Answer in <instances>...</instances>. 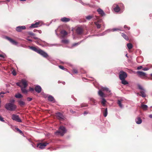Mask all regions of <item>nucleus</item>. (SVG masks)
<instances>
[{"label": "nucleus", "mask_w": 152, "mask_h": 152, "mask_svg": "<svg viewBox=\"0 0 152 152\" xmlns=\"http://www.w3.org/2000/svg\"><path fill=\"white\" fill-rule=\"evenodd\" d=\"M30 48L32 50L41 55L45 58H47L48 56V55L47 53L38 48H37L35 47L31 46Z\"/></svg>", "instance_id": "nucleus-1"}, {"label": "nucleus", "mask_w": 152, "mask_h": 152, "mask_svg": "<svg viewBox=\"0 0 152 152\" xmlns=\"http://www.w3.org/2000/svg\"><path fill=\"white\" fill-rule=\"evenodd\" d=\"M30 48L32 50L41 55L45 58H47L48 56V55L47 53L38 48H37L35 47L31 46Z\"/></svg>", "instance_id": "nucleus-2"}, {"label": "nucleus", "mask_w": 152, "mask_h": 152, "mask_svg": "<svg viewBox=\"0 0 152 152\" xmlns=\"http://www.w3.org/2000/svg\"><path fill=\"white\" fill-rule=\"evenodd\" d=\"M127 74L126 72L122 70L119 73V78L120 79L121 81V83L124 85H126L128 84V82L125 80V79L127 77Z\"/></svg>", "instance_id": "nucleus-3"}, {"label": "nucleus", "mask_w": 152, "mask_h": 152, "mask_svg": "<svg viewBox=\"0 0 152 152\" xmlns=\"http://www.w3.org/2000/svg\"><path fill=\"white\" fill-rule=\"evenodd\" d=\"M4 107L7 110L12 111L15 110L17 106L12 103H7L5 105Z\"/></svg>", "instance_id": "nucleus-4"}, {"label": "nucleus", "mask_w": 152, "mask_h": 152, "mask_svg": "<svg viewBox=\"0 0 152 152\" xmlns=\"http://www.w3.org/2000/svg\"><path fill=\"white\" fill-rule=\"evenodd\" d=\"M138 88L141 90L140 91V94H139V93H136L137 95L142 96V97H146V94H145L146 91L143 87L139 84H137Z\"/></svg>", "instance_id": "nucleus-5"}, {"label": "nucleus", "mask_w": 152, "mask_h": 152, "mask_svg": "<svg viewBox=\"0 0 152 152\" xmlns=\"http://www.w3.org/2000/svg\"><path fill=\"white\" fill-rule=\"evenodd\" d=\"M66 132L65 128L63 126H60L58 130L55 132L56 135H60L62 136Z\"/></svg>", "instance_id": "nucleus-6"}, {"label": "nucleus", "mask_w": 152, "mask_h": 152, "mask_svg": "<svg viewBox=\"0 0 152 152\" xmlns=\"http://www.w3.org/2000/svg\"><path fill=\"white\" fill-rule=\"evenodd\" d=\"M17 86L20 87H26L28 85L27 81L25 80H22L20 82L16 83Z\"/></svg>", "instance_id": "nucleus-7"}, {"label": "nucleus", "mask_w": 152, "mask_h": 152, "mask_svg": "<svg viewBox=\"0 0 152 152\" xmlns=\"http://www.w3.org/2000/svg\"><path fill=\"white\" fill-rule=\"evenodd\" d=\"M137 76L142 79H145L147 77V74L141 71H137L136 72Z\"/></svg>", "instance_id": "nucleus-8"}, {"label": "nucleus", "mask_w": 152, "mask_h": 152, "mask_svg": "<svg viewBox=\"0 0 152 152\" xmlns=\"http://www.w3.org/2000/svg\"><path fill=\"white\" fill-rule=\"evenodd\" d=\"M56 116L57 118L60 121H63L64 118V117L63 115L61 113L59 112L56 113Z\"/></svg>", "instance_id": "nucleus-9"}, {"label": "nucleus", "mask_w": 152, "mask_h": 152, "mask_svg": "<svg viewBox=\"0 0 152 152\" xmlns=\"http://www.w3.org/2000/svg\"><path fill=\"white\" fill-rule=\"evenodd\" d=\"M12 118L13 120H15L18 122H21L22 121L18 115H16L14 114L12 115Z\"/></svg>", "instance_id": "nucleus-10"}, {"label": "nucleus", "mask_w": 152, "mask_h": 152, "mask_svg": "<svg viewBox=\"0 0 152 152\" xmlns=\"http://www.w3.org/2000/svg\"><path fill=\"white\" fill-rule=\"evenodd\" d=\"M48 144V143L46 142L40 143L37 144V146L41 149L44 148Z\"/></svg>", "instance_id": "nucleus-11"}, {"label": "nucleus", "mask_w": 152, "mask_h": 152, "mask_svg": "<svg viewBox=\"0 0 152 152\" xmlns=\"http://www.w3.org/2000/svg\"><path fill=\"white\" fill-rule=\"evenodd\" d=\"M83 29L82 27H78L76 30V33L79 35H81L83 33Z\"/></svg>", "instance_id": "nucleus-12"}, {"label": "nucleus", "mask_w": 152, "mask_h": 152, "mask_svg": "<svg viewBox=\"0 0 152 152\" xmlns=\"http://www.w3.org/2000/svg\"><path fill=\"white\" fill-rule=\"evenodd\" d=\"M6 38L13 45H16L18 44V42L8 37H6Z\"/></svg>", "instance_id": "nucleus-13"}, {"label": "nucleus", "mask_w": 152, "mask_h": 152, "mask_svg": "<svg viewBox=\"0 0 152 152\" xmlns=\"http://www.w3.org/2000/svg\"><path fill=\"white\" fill-rule=\"evenodd\" d=\"M26 28L24 26H19L16 28V30L18 32H20Z\"/></svg>", "instance_id": "nucleus-14"}, {"label": "nucleus", "mask_w": 152, "mask_h": 152, "mask_svg": "<svg viewBox=\"0 0 152 152\" xmlns=\"http://www.w3.org/2000/svg\"><path fill=\"white\" fill-rule=\"evenodd\" d=\"M40 22L39 21L35 23L32 24L30 27L34 28L40 26Z\"/></svg>", "instance_id": "nucleus-15"}, {"label": "nucleus", "mask_w": 152, "mask_h": 152, "mask_svg": "<svg viewBox=\"0 0 152 152\" xmlns=\"http://www.w3.org/2000/svg\"><path fill=\"white\" fill-rule=\"evenodd\" d=\"M98 94L99 95L102 97V98H104L106 96V95L102 91L99 90L98 92Z\"/></svg>", "instance_id": "nucleus-16"}, {"label": "nucleus", "mask_w": 152, "mask_h": 152, "mask_svg": "<svg viewBox=\"0 0 152 152\" xmlns=\"http://www.w3.org/2000/svg\"><path fill=\"white\" fill-rule=\"evenodd\" d=\"M34 89L38 93H40L41 92L42 90L41 87L38 85L36 86Z\"/></svg>", "instance_id": "nucleus-17"}, {"label": "nucleus", "mask_w": 152, "mask_h": 152, "mask_svg": "<svg viewBox=\"0 0 152 152\" xmlns=\"http://www.w3.org/2000/svg\"><path fill=\"white\" fill-rule=\"evenodd\" d=\"M100 90L102 91L103 92V91H106L107 93H110L111 91L109 90V89L106 87H101V89Z\"/></svg>", "instance_id": "nucleus-18"}, {"label": "nucleus", "mask_w": 152, "mask_h": 152, "mask_svg": "<svg viewBox=\"0 0 152 152\" xmlns=\"http://www.w3.org/2000/svg\"><path fill=\"white\" fill-rule=\"evenodd\" d=\"M97 11L101 16H103L105 15L103 10L100 8L98 9Z\"/></svg>", "instance_id": "nucleus-19"}, {"label": "nucleus", "mask_w": 152, "mask_h": 152, "mask_svg": "<svg viewBox=\"0 0 152 152\" xmlns=\"http://www.w3.org/2000/svg\"><path fill=\"white\" fill-rule=\"evenodd\" d=\"M136 124H141L142 122V120L140 117H138L135 119Z\"/></svg>", "instance_id": "nucleus-20"}, {"label": "nucleus", "mask_w": 152, "mask_h": 152, "mask_svg": "<svg viewBox=\"0 0 152 152\" xmlns=\"http://www.w3.org/2000/svg\"><path fill=\"white\" fill-rule=\"evenodd\" d=\"M70 19L69 18H66L64 17L61 19V20L63 22H69L70 21Z\"/></svg>", "instance_id": "nucleus-21"}, {"label": "nucleus", "mask_w": 152, "mask_h": 152, "mask_svg": "<svg viewBox=\"0 0 152 152\" xmlns=\"http://www.w3.org/2000/svg\"><path fill=\"white\" fill-rule=\"evenodd\" d=\"M141 108L144 110H147L148 106L147 105L142 104L141 105Z\"/></svg>", "instance_id": "nucleus-22"}, {"label": "nucleus", "mask_w": 152, "mask_h": 152, "mask_svg": "<svg viewBox=\"0 0 152 152\" xmlns=\"http://www.w3.org/2000/svg\"><path fill=\"white\" fill-rule=\"evenodd\" d=\"M20 88H21V90L23 93L25 94L28 93V91L26 89V87H22Z\"/></svg>", "instance_id": "nucleus-23"}, {"label": "nucleus", "mask_w": 152, "mask_h": 152, "mask_svg": "<svg viewBox=\"0 0 152 152\" xmlns=\"http://www.w3.org/2000/svg\"><path fill=\"white\" fill-rule=\"evenodd\" d=\"M102 101L101 102V104L104 107L106 106V103L107 101L104 98H101Z\"/></svg>", "instance_id": "nucleus-24"}, {"label": "nucleus", "mask_w": 152, "mask_h": 152, "mask_svg": "<svg viewBox=\"0 0 152 152\" xmlns=\"http://www.w3.org/2000/svg\"><path fill=\"white\" fill-rule=\"evenodd\" d=\"M61 34L62 37H64L67 34V33L66 31L65 30H63L61 31Z\"/></svg>", "instance_id": "nucleus-25"}, {"label": "nucleus", "mask_w": 152, "mask_h": 152, "mask_svg": "<svg viewBox=\"0 0 152 152\" xmlns=\"http://www.w3.org/2000/svg\"><path fill=\"white\" fill-rule=\"evenodd\" d=\"M18 104L21 107H23L25 104V102L23 101L20 100L18 101Z\"/></svg>", "instance_id": "nucleus-26"}, {"label": "nucleus", "mask_w": 152, "mask_h": 152, "mask_svg": "<svg viewBox=\"0 0 152 152\" xmlns=\"http://www.w3.org/2000/svg\"><path fill=\"white\" fill-rule=\"evenodd\" d=\"M114 11L116 12H119L120 10V8L118 5H117L116 7L114 9Z\"/></svg>", "instance_id": "nucleus-27"}, {"label": "nucleus", "mask_w": 152, "mask_h": 152, "mask_svg": "<svg viewBox=\"0 0 152 152\" xmlns=\"http://www.w3.org/2000/svg\"><path fill=\"white\" fill-rule=\"evenodd\" d=\"M137 62L139 63H140L142 62L143 61V60L142 58V57H137Z\"/></svg>", "instance_id": "nucleus-28"}, {"label": "nucleus", "mask_w": 152, "mask_h": 152, "mask_svg": "<svg viewBox=\"0 0 152 152\" xmlns=\"http://www.w3.org/2000/svg\"><path fill=\"white\" fill-rule=\"evenodd\" d=\"M121 36L126 40H129V38L124 33H121Z\"/></svg>", "instance_id": "nucleus-29"}, {"label": "nucleus", "mask_w": 152, "mask_h": 152, "mask_svg": "<svg viewBox=\"0 0 152 152\" xmlns=\"http://www.w3.org/2000/svg\"><path fill=\"white\" fill-rule=\"evenodd\" d=\"M95 24L97 28H100L101 27V24L99 23V21L95 22L94 23Z\"/></svg>", "instance_id": "nucleus-30"}, {"label": "nucleus", "mask_w": 152, "mask_h": 152, "mask_svg": "<svg viewBox=\"0 0 152 152\" xmlns=\"http://www.w3.org/2000/svg\"><path fill=\"white\" fill-rule=\"evenodd\" d=\"M127 46L129 50H130L132 49L133 47L132 45L130 43L127 44Z\"/></svg>", "instance_id": "nucleus-31"}, {"label": "nucleus", "mask_w": 152, "mask_h": 152, "mask_svg": "<svg viewBox=\"0 0 152 152\" xmlns=\"http://www.w3.org/2000/svg\"><path fill=\"white\" fill-rule=\"evenodd\" d=\"M54 99L53 97L51 96H49L48 97V100L50 101H53Z\"/></svg>", "instance_id": "nucleus-32"}, {"label": "nucleus", "mask_w": 152, "mask_h": 152, "mask_svg": "<svg viewBox=\"0 0 152 152\" xmlns=\"http://www.w3.org/2000/svg\"><path fill=\"white\" fill-rule=\"evenodd\" d=\"M107 108H106L105 109L104 111L103 112V115L104 117L107 116Z\"/></svg>", "instance_id": "nucleus-33"}, {"label": "nucleus", "mask_w": 152, "mask_h": 152, "mask_svg": "<svg viewBox=\"0 0 152 152\" xmlns=\"http://www.w3.org/2000/svg\"><path fill=\"white\" fill-rule=\"evenodd\" d=\"M122 101V100H118V104L119 106L121 107L122 108V105L121 104V101Z\"/></svg>", "instance_id": "nucleus-34"}, {"label": "nucleus", "mask_w": 152, "mask_h": 152, "mask_svg": "<svg viewBox=\"0 0 152 152\" xmlns=\"http://www.w3.org/2000/svg\"><path fill=\"white\" fill-rule=\"evenodd\" d=\"M15 97L16 98H20L23 97V96L21 94H18L15 95Z\"/></svg>", "instance_id": "nucleus-35"}, {"label": "nucleus", "mask_w": 152, "mask_h": 152, "mask_svg": "<svg viewBox=\"0 0 152 152\" xmlns=\"http://www.w3.org/2000/svg\"><path fill=\"white\" fill-rule=\"evenodd\" d=\"M80 42H78L77 43H75L73 44L72 46V48H73V47H74L75 46H77L79 45L80 44Z\"/></svg>", "instance_id": "nucleus-36"}, {"label": "nucleus", "mask_w": 152, "mask_h": 152, "mask_svg": "<svg viewBox=\"0 0 152 152\" xmlns=\"http://www.w3.org/2000/svg\"><path fill=\"white\" fill-rule=\"evenodd\" d=\"M93 16L91 15H88L86 17V18L88 20H90L93 18Z\"/></svg>", "instance_id": "nucleus-37"}, {"label": "nucleus", "mask_w": 152, "mask_h": 152, "mask_svg": "<svg viewBox=\"0 0 152 152\" xmlns=\"http://www.w3.org/2000/svg\"><path fill=\"white\" fill-rule=\"evenodd\" d=\"M28 34L30 36H34L35 35V34L33 33L32 32H28Z\"/></svg>", "instance_id": "nucleus-38"}, {"label": "nucleus", "mask_w": 152, "mask_h": 152, "mask_svg": "<svg viewBox=\"0 0 152 152\" xmlns=\"http://www.w3.org/2000/svg\"><path fill=\"white\" fill-rule=\"evenodd\" d=\"M15 129L20 134H23V132L22 131L20 130L18 128H15Z\"/></svg>", "instance_id": "nucleus-39"}, {"label": "nucleus", "mask_w": 152, "mask_h": 152, "mask_svg": "<svg viewBox=\"0 0 152 152\" xmlns=\"http://www.w3.org/2000/svg\"><path fill=\"white\" fill-rule=\"evenodd\" d=\"M72 71L75 74H77L78 72L77 70L75 69H73Z\"/></svg>", "instance_id": "nucleus-40"}, {"label": "nucleus", "mask_w": 152, "mask_h": 152, "mask_svg": "<svg viewBox=\"0 0 152 152\" xmlns=\"http://www.w3.org/2000/svg\"><path fill=\"white\" fill-rule=\"evenodd\" d=\"M34 90L35 89L34 88H31V87H30L29 88V91L32 92L34 91Z\"/></svg>", "instance_id": "nucleus-41"}, {"label": "nucleus", "mask_w": 152, "mask_h": 152, "mask_svg": "<svg viewBox=\"0 0 152 152\" xmlns=\"http://www.w3.org/2000/svg\"><path fill=\"white\" fill-rule=\"evenodd\" d=\"M62 42H64V43H66L68 42V40H67L66 39H64L62 40Z\"/></svg>", "instance_id": "nucleus-42"}, {"label": "nucleus", "mask_w": 152, "mask_h": 152, "mask_svg": "<svg viewBox=\"0 0 152 152\" xmlns=\"http://www.w3.org/2000/svg\"><path fill=\"white\" fill-rule=\"evenodd\" d=\"M58 67L60 69H62L64 70L65 69V68H64V67L61 65H59L58 66Z\"/></svg>", "instance_id": "nucleus-43"}, {"label": "nucleus", "mask_w": 152, "mask_h": 152, "mask_svg": "<svg viewBox=\"0 0 152 152\" xmlns=\"http://www.w3.org/2000/svg\"><path fill=\"white\" fill-rule=\"evenodd\" d=\"M149 69V68L148 67H145L142 68V69L144 71H147Z\"/></svg>", "instance_id": "nucleus-44"}, {"label": "nucleus", "mask_w": 152, "mask_h": 152, "mask_svg": "<svg viewBox=\"0 0 152 152\" xmlns=\"http://www.w3.org/2000/svg\"><path fill=\"white\" fill-rule=\"evenodd\" d=\"M0 121L4 122L5 121L4 120L3 118L0 115Z\"/></svg>", "instance_id": "nucleus-45"}, {"label": "nucleus", "mask_w": 152, "mask_h": 152, "mask_svg": "<svg viewBox=\"0 0 152 152\" xmlns=\"http://www.w3.org/2000/svg\"><path fill=\"white\" fill-rule=\"evenodd\" d=\"M119 30H120L118 28H113L112 29V31H113Z\"/></svg>", "instance_id": "nucleus-46"}, {"label": "nucleus", "mask_w": 152, "mask_h": 152, "mask_svg": "<svg viewBox=\"0 0 152 152\" xmlns=\"http://www.w3.org/2000/svg\"><path fill=\"white\" fill-rule=\"evenodd\" d=\"M142 68V66H140L138 67H137V69L138 70H139V69H141Z\"/></svg>", "instance_id": "nucleus-47"}, {"label": "nucleus", "mask_w": 152, "mask_h": 152, "mask_svg": "<svg viewBox=\"0 0 152 152\" xmlns=\"http://www.w3.org/2000/svg\"><path fill=\"white\" fill-rule=\"evenodd\" d=\"M27 100L28 101H30L32 100V99L31 98L28 97L27 98Z\"/></svg>", "instance_id": "nucleus-48"}, {"label": "nucleus", "mask_w": 152, "mask_h": 152, "mask_svg": "<svg viewBox=\"0 0 152 152\" xmlns=\"http://www.w3.org/2000/svg\"><path fill=\"white\" fill-rule=\"evenodd\" d=\"M12 73L14 76L16 75V72L15 71H12Z\"/></svg>", "instance_id": "nucleus-49"}, {"label": "nucleus", "mask_w": 152, "mask_h": 152, "mask_svg": "<svg viewBox=\"0 0 152 152\" xmlns=\"http://www.w3.org/2000/svg\"><path fill=\"white\" fill-rule=\"evenodd\" d=\"M91 101H92L94 103H95L96 102V101L95 99H91Z\"/></svg>", "instance_id": "nucleus-50"}, {"label": "nucleus", "mask_w": 152, "mask_h": 152, "mask_svg": "<svg viewBox=\"0 0 152 152\" xmlns=\"http://www.w3.org/2000/svg\"><path fill=\"white\" fill-rule=\"evenodd\" d=\"M87 106V104H82L81 105V107H86Z\"/></svg>", "instance_id": "nucleus-51"}, {"label": "nucleus", "mask_w": 152, "mask_h": 152, "mask_svg": "<svg viewBox=\"0 0 152 152\" xmlns=\"http://www.w3.org/2000/svg\"><path fill=\"white\" fill-rule=\"evenodd\" d=\"M120 7L122 8V9H124V6L123 4H121L120 5Z\"/></svg>", "instance_id": "nucleus-52"}, {"label": "nucleus", "mask_w": 152, "mask_h": 152, "mask_svg": "<svg viewBox=\"0 0 152 152\" xmlns=\"http://www.w3.org/2000/svg\"><path fill=\"white\" fill-rule=\"evenodd\" d=\"M27 40H28V41H29L32 42V40L31 39H29L28 38H27Z\"/></svg>", "instance_id": "nucleus-53"}, {"label": "nucleus", "mask_w": 152, "mask_h": 152, "mask_svg": "<svg viewBox=\"0 0 152 152\" xmlns=\"http://www.w3.org/2000/svg\"><path fill=\"white\" fill-rule=\"evenodd\" d=\"M149 117L151 118H152V114H150L149 115Z\"/></svg>", "instance_id": "nucleus-54"}, {"label": "nucleus", "mask_w": 152, "mask_h": 152, "mask_svg": "<svg viewBox=\"0 0 152 152\" xmlns=\"http://www.w3.org/2000/svg\"><path fill=\"white\" fill-rule=\"evenodd\" d=\"M4 56L3 55L0 54V57L4 58Z\"/></svg>", "instance_id": "nucleus-55"}, {"label": "nucleus", "mask_w": 152, "mask_h": 152, "mask_svg": "<svg viewBox=\"0 0 152 152\" xmlns=\"http://www.w3.org/2000/svg\"><path fill=\"white\" fill-rule=\"evenodd\" d=\"M33 38L35 39H38V38L37 37H33Z\"/></svg>", "instance_id": "nucleus-56"}, {"label": "nucleus", "mask_w": 152, "mask_h": 152, "mask_svg": "<svg viewBox=\"0 0 152 152\" xmlns=\"http://www.w3.org/2000/svg\"><path fill=\"white\" fill-rule=\"evenodd\" d=\"M88 114V112H87L86 111H85V112H84V115H85V114Z\"/></svg>", "instance_id": "nucleus-57"}, {"label": "nucleus", "mask_w": 152, "mask_h": 152, "mask_svg": "<svg viewBox=\"0 0 152 152\" xmlns=\"http://www.w3.org/2000/svg\"><path fill=\"white\" fill-rule=\"evenodd\" d=\"M149 66L150 67V68H152V64L150 65Z\"/></svg>", "instance_id": "nucleus-58"}, {"label": "nucleus", "mask_w": 152, "mask_h": 152, "mask_svg": "<svg viewBox=\"0 0 152 152\" xmlns=\"http://www.w3.org/2000/svg\"><path fill=\"white\" fill-rule=\"evenodd\" d=\"M36 31H38L37 30H36V29H34V32H35Z\"/></svg>", "instance_id": "nucleus-59"}, {"label": "nucleus", "mask_w": 152, "mask_h": 152, "mask_svg": "<svg viewBox=\"0 0 152 152\" xmlns=\"http://www.w3.org/2000/svg\"><path fill=\"white\" fill-rule=\"evenodd\" d=\"M1 94H4V93L2 92H1V93H0V95H1Z\"/></svg>", "instance_id": "nucleus-60"}, {"label": "nucleus", "mask_w": 152, "mask_h": 152, "mask_svg": "<svg viewBox=\"0 0 152 152\" xmlns=\"http://www.w3.org/2000/svg\"><path fill=\"white\" fill-rule=\"evenodd\" d=\"M20 1H26V0H20Z\"/></svg>", "instance_id": "nucleus-61"}, {"label": "nucleus", "mask_w": 152, "mask_h": 152, "mask_svg": "<svg viewBox=\"0 0 152 152\" xmlns=\"http://www.w3.org/2000/svg\"><path fill=\"white\" fill-rule=\"evenodd\" d=\"M15 101V100H12V102H14Z\"/></svg>", "instance_id": "nucleus-62"}, {"label": "nucleus", "mask_w": 152, "mask_h": 152, "mask_svg": "<svg viewBox=\"0 0 152 152\" xmlns=\"http://www.w3.org/2000/svg\"><path fill=\"white\" fill-rule=\"evenodd\" d=\"M10 0H7V1H8V2H9L10 1Z\"/></svg>", "instance_id": "nucleus-63"}, {"label": "nucleus", "mask_w": 152, "mask_h": 152, "mask_svg": "<svg viewBox=\"0 0 152 152\" xmlns=\"http://www.w3.org/2000/svg\"><path fill=\"white\" fill-rule=\"evenodd\" d=\"M151 76L152 77V74H151Z\"/></svg>", "instance_id": "nucleus-64"}]
</instances>
